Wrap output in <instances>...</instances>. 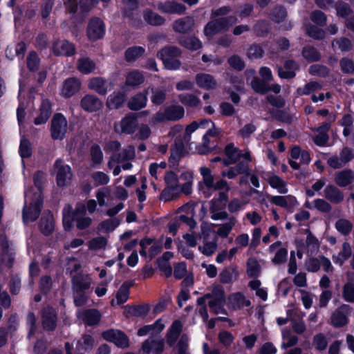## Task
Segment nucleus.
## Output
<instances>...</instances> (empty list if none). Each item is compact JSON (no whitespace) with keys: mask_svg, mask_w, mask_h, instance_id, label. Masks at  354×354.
<instances>
[{"mask_svg":"<svg viewBox=\"0 0 354 354\" xmlns=\"http://www.w3.org/2000/svg\"><path fill=\"white\" fill-rule=\"evenodd\" d=\"M207 300H208V306L211 312L216 315H227V312L224 308L225 304V292L221 286L216 285L214 286L211 292L198 298L197 304H206Z\"/></svg>","mask_w":354,"mask_h":354,"instance_id":"obj_1","label":"nucleus"},{"mask_svg":"<svg viewBox=\"0 0 354 354\" xmlns=\"http://www.w3.org/2000/svg\"><path fill=\"white\" fill-rule=\"evenodd\" d=\"M191 135L185 131L183 136H178L175 139L174 144L171 147V155L169 158L171 167L178 165L180 159L187 153L186 147L192 144L190 142Z\"/></svg>","mask_w":354,"mask_h":354,"instance_id":"obj_2","label":"nucleus"},{"mask_svg":"<svg viewBox=\"0 0 354 354\" xmlns=\"http://www.w3.org/2000/svg\"><path fill=\"white\" fill-rule=\"evenodd\" d=\"M185 115L184 108L178 104H171L165 107L155 113L151 118L153 123H161L167 121H178Z\"/></svg>","mask_w":354,"mask_h":354,"instance_id":"obj_3","label":"nucleus"},{"mask_svg":"<svg viewBox=\"0 0 354 354\" xmlns=\"http://www.w3.org/2000/svg\"><path fill=\"white\" fill-rule=\"evenodd\" d=\"M181 55V50L174 46H167L160 49L157 57L160 58L165 68L169 70H176L180 68L181 63L176 58Z\"/></svg>","mask_w":354,"mask_h":354,"instance_id":"obj_4","label":"nucleus"},{"mask_svg":"<svg viewBox=\"0 0 354 354\" xmlns=\"http://www.w3.org/2000/svg\"><path fill=\"white\" fill-rule=\"evenodd\" d=\"M236 22L237 18L232 15L216 19L207 23L204 28V33L212 37L219 32L227 30Z\"/></svg>","mask_w":354,"mask_h":354,"instance_id":"obj_5","label":"nucleus"},{"mask_svg":"<svg viewBox=\"0 0 354 354\" xmlns=\"http://www.w3.org/2000/svg\"><path fill=\"white\" fill-rule=\"evenodd\" d=\"M136 157V150L134 146L129 145L125 147L120 152L113 154L108 162L109 168L112 167V162L122 164V168L124 170L131 169L132 164L130 162Z\"/></svg>","mask_w":354,"mask_h":354,"instance_id":"obj_6","label":"nucleus"},{"mask_svg":"<svg viewBox=\"0 0 354 354\" xmlns=\"http://www.w3.org/2000/svg\"><path fill=\"white\" fill-rule=\"evenodd\" d=\"M138 128V121L134 113L127 114L119 122L113 126L114 131L119 135H130L134 133Z\"/></svg>","mask_w":354,"mask_h":354,"instance_id":"obj_7","label":"nucleus"},{"mask_svg":"<svg viewBox=\"0 0 354 354\" xmlns=\"http://www.w3.org/2000/svg\"><path fill=\"white\" fill-rule=\"evenodd\" d=\"M53 173L56 176V182L59 187H65L71 183L73 176L71 169L62 160L58 159L55 161Z\"/></svg>","mask_w":354,"mask_h":354,"instance_id":"obj_8","label":"nucleus"},{"mask_svg":"<svg viewBox=\"0 0 354 354\" xmlns=\"http://www.w3.org/2000/svg\"><path fill=\"white\" fill-rule=\"evenodd\" d=\"M43 198L41 194L35 195L33 201L23 209V221L25 223L33 222L37 219L42 209Z\"/></svg>","mask_w":354,"mask_h":354,"instance_id":"obj_9","label":"nucleus"},{"mask_svg":"<svg viewBox=\"0 0 354 354\" xmlns=\"http://www.w3.org/2000/svg\"><path fill=\"white\" fill-rule=\"evenodd\" d=\"M86 211V205L83 203H77L75 210L71 205H66L63 209V223L65 229H70L73 221L78 218L79 214L84 215Z\"/></svg>","mask_w":354,"mask_h":354,"instance_id":"obj_10","label":"nucleus"},{"mask_svg":"<svg viewBox=\"0 0 354 354\" xmlns=\"http://www.w3.org/2000/svg\"><path fill=\"white\" fill-rule=\"evenodd\" d=\"M154 7L162 13L171 15H183L187 9L185 5L171 0L158 1L154 4Z\"/></svg>","mask_w":354,"mask_h":354,"instance_id":"obj_11","label":"nucleus"},{"mask_svg":"<svg viewBox=\"0 0 354 354\" xmlns=\"http://www.w3.org/2000/svg\"><path fill=\"white\" fill-rule=\"evenodd\" d=\"M67 131L66 119L60 113L55 114L51 121V136L53 139H62Z\"/></svg>","mask_w":354,"mask_h":354,"instance_id":"obj_12","label":"nucleus"},{"mask_svg":"<svg viewBox=\"0 0 354 354\" xmlns=\"http://www.w3.org/2000/svg\"><path fill=\"white\" fill-rule=\"evenodd\" d=\"M102 336L105 340L114 343L118 347L127 348L129 346V338L121 330L109 329L104 331Z\"/></svg>","mask_w":354,"mask_h":354,"instance_id":"obj_13","label":"nucleus"},{"mask_svg":"<svg viewBox=\"0 0 354 354\" xmlns=\"http://www.w3.org/2000/svg\"><path fill=\"white\" fill-rule=\"evenodd\" d=\"M243 160L239 161L234 166L229 167L227 169L221 172V176L227 178L228 179H234L239 175H245V176H250V166L249 162Z\"/></svg>","mask_w":354,"mask_h":354,"instance_id":"obj_14","label":"nucleus"},{"mask_svg":"<svg viewBox=\"0 0 354 354\" xmlns=\"http://www.w3.org/2000/svg\"><path fill=\"white\" fill-rule=\"evenodd\" d=\"M352 311V308L348 304L341 305L331 315V324L335 327H342L348 322L347 315Z\"/></svg>","mask_w":354,"mask_h":354,"instance_id":"obj_15","label":"nucleus"},{"mask_svg":"<svg viewBox=\"0 0 354 354\" xmlns=\"http://www.w3.org/2000/svg\"><path fill=\"white\" fill-rule=\"evenodd\" d=\"M41 324L44 330L53 331L57 326V313L55 310L46 306L41 310Z\"/></svg>","mask_w":354,"mask_h":354,"instance_id":"obj_16","label":"nucleus"},{"mask_svg":"<svg viewBox=\"0 0 354 354\" xmlns=\"http://www.w3.org/2000/svg\"><path fill=\"white\" fill-rule=\"evenodd\" d=\"M80 79L73 77L65 80L61 88V95L65 98H69L79 92L81 88Z\"/></svg>","mask_w":354,"mask_h":354,"instance_id":"obj_17","label":"nucleus"},{"mask_svg":"<svg viewBox=\"0 0 354 354\" xmlns=\"http://www.w3.org/2000/svg\"><path fill=\"white\" fill-rule=\"evenodd\" d=\"M104 35V24L99 18L91 19L88 28L87 35L89 39L95 41L101 39Z\"/></svg>","mask_w":354,"mask_h":354,"instance_id":"obj_18","label":"nucleus"},{"mask_svg":"<svg viewBox=\"0 0 354 354\" xmlns=\"http://www.w3.org/2000/svg\"><path fill=\"white\" fill-rule=\"evenodd\" d=\"M224 153L227 158L231 160V162L234 163H236L241 158L252 161L251 155L249 151L242 152L233 143H229L225 146Z\"/></svg>","mask_w":354,"mask_h":354,"instance_id":"obj_19","label":"nucleus"},{"mask_svg":"<svg viewBox=\"0 0 354 354\" xmlns=\"http://www.w3.org/2000/svg\"><path fill=\"white\" fill-rule=\"evenodd\" d=\"M102 106V102L94 95H85L80 100V106L83 110L89 113L100 110Z\"/></svg>","mask_w":354,"mask_h":354,"instance_id":"obj_20","label":"nucleus"},{"mask_svg":"<svg viewBox=\"0 0 354 354\" xmlns=\"http://www.w3.org/2000/svg\"><path fill=\"white\" fill-rule=\"evenodd\" d=\"M324 195L328 201L333 204H339L344 201V194L342 190L333 185H328L324 189Z\"/></svg>","mask_w":354,"mask_h":354,"instance_id":"obj_21","label":"nucleus"},{"mask_svg":"<svg viewBox=\"0 0 354 354\" xmlns=\"http://www.w3.org/2000/svg\"><path fill=\"white\" fill-rule=\"evenodd\" d=\"M209 212L213 220H225L228 218V214L225 211L226 205L213 198L209 202Z\"/></svg>","mask_w":354,"mask_h":354,"instance_id":"obj_22","label":"nucleus"},{"mask_svg":"<svg viewBox=\"0 0 354 354\" xmlns=\"http://www.w3.org/2000/svg\"><path fill=\"white\" fill-rule=\"evenodd\" d=\"M195 22L192 17H185L175 20L172 24L173 30L179 33H187L193 30Z\"/></svg>","mask_w":354,"mask_h":354,"instance_id":"obj_23","label":"nucleus"},{"mask_svg":"<svg viewBox=\"0 0 354 354\" xmlns=\"http://www.w3.org/2000/svg\"><path fill=\"white\" fill-rule=\"evenodd\" d=\"M53 50L56 55L71 56L75 53V48L72 43L64 39L55 41Z\"/></svg>","mask_w":354,"mask_h":354,"instance_id":"obj_24","label":"nucleus"},{"mask_svg":"<svg viewBox=\"0 0 354 354\" xmlns=\"http://www.w3.org/2000/svg\"><path fill=\"white\" fill-rule=\"evenodd\" d=\"M165 346V342L162 339H148L142 343V349L146 354L156 353L160 354Z\"/></svg>","mask_w":354,"mask_h":354,"instance_id":"obj_25","label":"nucleus"},{"mask_svg":"<svg viewBox=\"0 0 354 354\" xmlns=\"http://www.w3.org/2000/svg\"><path fill=\"white\" fill-rule=\"evenodd\" d=\"M282 243L281 241H277L269 247V252L273 253L277 249L278 250L274 258L272 259V262L274 264L279 265L285 263L287 260L288 250L285 248H281Z\"/></svg>","mask_w":354,"mask_h":354,"instance_id":"obj_26","label":"nucleus"},{"mask_svg":"<svg viewBox=\"0 0 354 354\" xmlns=\"http://www.w3.org/2000/svg\"><path fill=\"white\" fill-rule=\"evenodd\" d=\"M147 102V91L140 92L132 96L128 103L127 106L129 109L132 111H138L146 106Z\"/></svg>","mask_w":354,"mask_h":354,"instance_id":"obj_27","label":"nucleus"},{"mask_svg":"<svg viewBox=\"0 0 354 354\" xmlns=\"http://www.w3.org/2000/svg\"><path fill=\"white\" fill-rule=\"evenodd\" d=\"M51 103L47 99H44L39 107V115L35 118L34 123L40 125L47 122L51 115Z\"/></svg>","mask_w":354,"mask_h":354,"instance_id":"obj_28","label":"nucleus"},{"mask_svg":"<svg viewBox=\"0 0 354 354\" xmlns=\"http://www.w3.org/2000/svg\"><path fill=\"white\" fill-rule=\"evenodd\" d=\"M354 182V171L346 169L337 172L335 176V183L339 187H346Z\"/></svg>","mask_w":354,"mask_h":354,"instance_id":"obj_29","label":"nucleus"},{"mask_svg":"<svg viewBox=\"0 0 354 354\" xmlns=\"http://www.w3.org/2000/svg\"><path fill=\"white\" fill-rule=\"evenodd\" d=\"M195 80L200 88L210 90L216 87V81L210 74L198 73L196 75Z\"/></svg>","mask_w":354,"mask_h":354,"instance_id":"obj_30","label":"nucleus"},{"mask_svg":"<svg viewBox=\"0 0 354 354\" xmlns=\"http://www.w3.org/2000/svg\"><path fill=\"white\" fill-rule=\"evenodd\" d=\"M285 70L281 66H277L278 75L283 79H292L295 77V71L298 69V65L293 60H287L284 64Z\"/></svg>","mask_w":354,"mask_h":354,"instance_id":"obj_31","label":"nucleus"},{"mask_svg":"<svg viewBox=\"0 0 354 354\" xmlns=\"http://www.w3.org/2000/svg\"><path fill=\"white\" fill-rule=\"evenodd\" d=\"M91 285L90 279L82 274H76L72 279V289L73 292H84Z\"/></svg>","mask_w":354,"mask_h":354,"instance_id":"obj_32","label":"nucleus"},{"mask_svg":"<svg viewBox=\"0 0 354 354\" xmlns=\"http://www.w3.org/2000/svg\"><path fill=\"white\" fill-rule=\"evenodd\" d=\"M55 229V223L53 215L48 212L44 214L39 223V230L45 236H49Z\"/></svg>","mask_w":354,"mask_h":354,"instance_id":"obj_33","label":"nucleus"},{"mask_svg":"<svg viewBox=\"0 0 354 354\" xmlns=\"http://www.w3.org/2000/svg\"><path fill=\"white\" fill-rule=\"evenodd\" d=\"M228 299L230 307L234 310L241 309L251 304L250 300L246 299L245 297L241 292L232 294Z\"/></svg>","mask_w":354,"mask_h":354,"instance_id":"obj_34","label":"nucleus"},{"mask_svg":"<svg viewBox=\"0 0 354 354\" xmlns=\"http://www.w3.org/2000/svg\"><path fill=\"white\" fill-rule=\"evenodd\" d=\"M146 91L151 93V101L156 106L162 104L167 99V91L165 88L149 87Z\"/></svg>","mask_w":354,"mask_h":354,"instance_id":"obj_35","label":"nucleus"},{"mask_svg":"<svg viewBox=\"0 0 354 354\" xmlns=\"http://www.w3.org/2000/svg\"><path fill=\"white\" fill-rule=\"evenodd\" d=\"M88 86L100 95H105L108 92V86L106 80L102 77H93L89 80Z\"/></svg>","mask_w":354,"mask_h":354,"instance_id":"obj_36","label":"nucleus"},{"mask_svg":"<svg viewBox=\"0 0 354 354\" xmlns=\"http://www.w3.org/2000/svg\"><path fill=\"white\" fill-rule=\"evenodd\" d=\"M125 100L126 94L124 92H114L108 97L106 105L111 109H116L121 107Z\"/></svg>","mask_w":354,"mask_h":354,"instance_id":"obj_37","label":"nucleus"},{"mask_svg":"<svg viewBox=\"0 0 354 354\" xmlns=\"http://www.w3.org/2000/svg\"><path fill=\"white\" fill-rule=\"evenodd\" d=\"M332 48L334 51L339 50L342 53L351 51L353 45L352 41L344 37L334 39L331 43Z\"/></svg>","mask_w":354,"mask_h":354,"instance_id":"obj_38","label":"nucleus"},{"mask_svg":"<svg viewBox=\"0 0 354 354\" xmlns=\"http://www.w3.org/2000/svg\"><path fill=\"white\" fill-rule=\"evenodd\" d=\"M144 81L145 76L142 72L133 70L127 74L125 84L129 86L136 87L142 84Z\"/></svg>","mask_w":354,"mask_h":354,"instance_id":"obj_39","label":"nucleus"},{"mask_svg":"<svg viewBox=\"0 0 354 354\" xmlns=\"http://www.w3.org/2000/svg\"><path fill=\"white\" fill-rule=\"evenodd\" d=\"M95 344L93 337L89 334H84L77 341L76 348L80 354L92 349Z\"/></svg>","mask_w":354,"mask_h":354,"instance_id":"obj_40","label":"nucleus"},{"mask_svg":"<svg viewBox=\"0 0 354 354\" xmlns=\"http://www.w3.org/2000/svg\"><path fill=\"white\" fill-rule=\"evenodd\" d=\"M143 17L145 21L151 26H161L165 23V19L163 17L151 10H145Z\"/></svg>","mask_w":354,"mask_h":354,"instance_id":"obj_41","label":"nucleus"},{"mask_svg":"<svg viewBox=\"0 0 354 354\" xmlns=\"http://www.w3.org/2000/svg\"><path fill=\"white\" fill-rule=\"evenodd\" d=\"M95 68V62L88 57H83L77 60V68L84 74L93 71Z\"/></svg>","mask_w":354,"mask_h":354,"instance_id":"obj_42","label":"nucleus"},{"mask_svg":"<svg viewBox=\"0 0 354 354\" xmlns=\"http://www.w3.org/2000/svg\"><path fill=\"white\" fill-rule=\"evenodd\" d=\"M268 198L272 203L281 207H288L296 202L295 198L292 196H269Z\"/></svg>","mask_w":354,"mask_h":354,"instance_id":"obj_43","label":"nucleus"},{"mask_svg":"<svg viewBox=\"0 0 354 354\" xmlns=\"http://www.w3.org/2000/svg\"><path fill=\"white\" fill-rule=\"evenodd\" d=\"M145 52L142 46H132L128 48L124 53L125 60L127 62H133L141 57Z\"/></svg>","mask_w":354,"mask_h":354,"instance_id":"obj_44","label":"nucleus"},{"mask_svg":"<svg viewBox=\"0 0 354 354\" xmlns=\"http://www.w3.org/2000/svg\"><path fill=\"white\" fill-rule=\"evenodd\" d=\"M178 41L181 46L192 50H196L202 47L201 41L196 37H181Z\"/></svg>","mask_w":354,"mask_h":354,"instance_id":"obj_45","label":"nucleus"},{"mask_svg":"<svg viewBox=\"0 0 354 354\" xmlns=\"http://www.w3.org/2000/svg\"><path fill=\"white\" fill-rule=\"evenodd\" d=\"M253 29L257 36L265 37L270 32V23L265 19L259 20L254 26Z\"/></svg>","mask_w":354,"mask_h":354,"instance_id":"obj_46","label":"nucleus"},{"mask_svg":"<svg viewBox=\"0 0 354 354\" xmlns=\"http://www.w3.org/2000/svg\"><path fill=\"white\" fill-rule=\"evenodd\" d=\"M269 17L272 21L279 24L286 18L287 12L283 6H276L270 10Z\"/></svg>","mask_w":354,"mask_h":354,"instance_id":"obj_47","label":"nucleus"},{"mask_svg":"<svg viewBox=\"0 0 354 354\" xmlns=\"http://www.w3.org/2000/svg\"><path fill=\"white\" fill-rule=\"evenodd\" d=\"M133 286V282L125 281L120 286L116 294L117 304L120 305L127 301L129 298V288Z\"/></svg>","mask_w":354,"mask_h":354,"instance_id":"obj_48","label":"nucleus"},{"mask_svg":"<svg viewBox=\"0 0 354 354\" xmlns=\"http://www.w3.org/2000/svg\"><path fill=\"white\" fill-rule=\"evenodd\" d=\"M182 329V324L180 321H175L169 330L167 335V342L170 346H172L178 339Z\"/></svg>","mask_w":354,"mask_h":354,"instance_id":"obj_49","label":"nucleus"},{"mask_svg":"<svg viewBox=\"0 0 354 354\" xmlns=\"http://www.w3.org/2000/svg\"><path fill=\"white\" fill-rule=\"evenodd\" d=\"M82 319L89 326L95 325L100 319V313L95 309L85 310L82 313Z\"/></svg>","mask_w":354,"mask_h":354,"instance_id":"obj_50","label":"nucleus"},{"mask_svg":"<svg viewBox=\"0 0 354 354\" xmlns=\"http://www.w3.org/2000/svg\"><path fill=\"white\" fill-rule=\"evenodd\" d=\"M268 181L270 185L272 187L277 189L280 194H286L288 192L286 183L283 179H281L278 176L274 175L270 176L268 178Z\"/></svg>","mask_w":354,"mask_h":354,"instance_id":"obj_51","label":"nucleus"},{"mask_svg":"<svg viewBox=\"0 0 354 354\" xmlns=\"http://www.w3.org/2000/svg\"><path fill=\"white\" fill-rule=\"evenodd\" d=\"M352 223L346 218H340L335 223V228L343 235H348L353 229Z\"/></svg>","mask_w":354,"mask_h":354,"instance_id":"obj_52","label":"nucleus"},{"mask_svg":"<svg viewBox=\"0 0 354 354\" xmlns=\"http://www.w3.org/2000/svg\"><path fill=\"white\" fill-rule=\"evenodd\" d=\"M261 273V266L254 258H250L247 262V274L250 277H257Z\"/></svg>","mask_w":354,"mask_h":354,"instance_id":"obj_53","label":"nucleus"},{"mask_svg":"<svg viewBox=\"0 0 354 354\" xmlns=\"http://www.w3.org/2000/svg\"><path fill=\"white\" fill-rule=\"evenodd\" d=\"M179 101L184 105L195 107L200 104V100L194 94L184 93L178 95Z\"/></svg>","mask_w":354,"mask_h":354,"instance_id":"obj_54","label":"nucleus"},{"mask_svg":"<svg viewBox=\"0 0 354 354\" xmlns=\"http://www.w3.org/2000/svg\"><path fill=\"white\" fill-rule=\"evenodd\" d=\"M250 84L253 90L258 93L265 94L269 91V85L259 77H254Z\"/></svg>","mask_w":354,"mask_h":354,"instance_id":"obj_55","label":"nucleus"},{"mask_svg":"<svg viewBox=\"0 0 354 354\" xmlns=\"http://www.w3.org/2000/svg\"><path fill=\"white\" fill-rule=\"evenodd\" d=\"M227 219V222L220 225L217 230V234L221 237H227L236 223V219L234 217Z\"/></svg>","mask_w":354,"mask_h":354,"instance_id":"obj_56","label":"nucleus"},{"mask_svg":"<svg viewBox=\"0 0 354 354\" xmlns=\"http://www.w3.org/2000/svg\"><path fill=\"white\" fill-rule=\"evenodd\" d=\"M302 55L304 57L308 62H317L321 58L320 53L317 50L316 48L312 46H306L302 50Z\"/></svg>","mask_w":354,"mask_h":354,"instance_id":"obj_57","label":"nucleus"},{"mask_svg":"<svg viewBox=\"0 0 354 354\" xmlns=\"http://www.w3.org/2000/svg\"><path fill=\"white\" fill-rule=\"evenodd\" d=\"M200 172L203 176V183L205 187L208 189H212V186H214V178L212 174L210 169L202 167L200 169Z\"/></svg>","mask_w":354,"mask_h":354,"instance_id":"obj_58","label":"nucleus"},{"mask_svg":"<svg viewBox=\"0 0 354 354\" xmlns=\"http://www.w3.org/2000/svg\"><path fill=\"white\" fill-rule=\"evenodd\" d=\"M217 249V241H204L203 245L198 247V250L205 256H212Z\"/></svg>","mask_w":354,"mask_h":354,"instance_id":"obj_59","label":"nucleus"},{"mask_svg":"<svg viewBox=\"0 0 354 354\" xmlns=\"http://www.w3.org/2000/svg\"><path fill=\"white\" fill-rule=\"evenodd\" d=\"M322 85L317 82H310L307 83L303 88H298L297 93L299 95H309L313 92L322 88Z\"/></svg>","mask_w":354,"mask_h":354,"instance_id":"obj_60","label":"nucleus"},{"mask_svg":"<svg viewBox=\"0 0 354 354\" xmlns=\"http://www.w3.org/2000/svg\"><path fill=\"white\" fill-rule=\"evenodd\" d=\"M40 64V59L36 52H29L27 57V67L31 71H37Z\"/></svg>","mask_w":354,"mask_h":354,"instance_id":"obj_61","label":"nucleus"},{"mask_svg":"<svg viewBox=\"0 0 354 354\" xmlns=\"http://www.w3.org/2000/svg\"><path fill=\"white\" fill-rule=\"evenodd\" d=\"M149 310V306L147 304L130 306L128 313L134 317H142L146 315Z\"/></svg>","mask_w":354,"mask_h":354,"instance_id":"obj_62","label":"nucleus"},{"mask_svg":"<svg viewBox=\"0 0 354 354\" xmlns=\"http://www.w3.org/2000/svg\"><path fill=\"white\" fill-rule=\"evenodd\" d=\"M119 223L117 218L106 219L100 223L98 229L103 232H109L114 230Z\"/></svg>","mask_w":354,"mask_h":354,"instance_id":"obj_63","label":"nucleus"},{"mask_svg":"<svg viewBox=\"0 0 354 354\" xmlns=\"http://www.w3.org/2000/svg\"><path fill=\"white\" fill-rule=\"evenodd\" d=\"M342 297L346 302L354 303V286L345 283L342 287Z\"/></svg>","mask_w":354,"mask_h":354,"instance_id":"obj_64","label":"nucleus"}]
</instances>
